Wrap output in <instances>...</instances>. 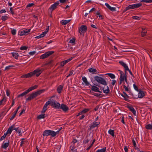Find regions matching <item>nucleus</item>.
<instances>
[{"instance_id": "f257e3e1", "label": "nucleus", "mask_w": 152, "mask_h": 152, "mask_svg": "<svg viewBox=\"0 0 152 152\" xmlns=\"http://www.w3.org/2000/svg\"><path fill=\"white\" fill-rule=\"evenodd\" d=\"M45 91V90L42 89L38 91L35 92H33L26 99V101H29L31 100L32 99L40 95L41 93Z\"/></svg>"}, {"instance_id": "f03ea898", "label": "nucleus", "mask_w": 152, "mask_h": 152, "mask_svg": "<svg viewBox=\"0 0 152 152\" xmlns=\"http://www.w3.org/2000/svg\"><path fill=\"white\" fill-rule=\"evenodd\" d=\"M77 140L76 139H74L71 142V145L70 146V149L72 152H76L77 151V147L78 144H77Z\"/></svg>"}, {"instance_id": "7ed1b4c3", "label": "nucleus", "mask_w": 152, "mask_h": 152, "mask_svg": "<svg viewBox=\"0 0 152 152\" xmlns=\"http://www.w3.org/2000/svg\"><path fill=\"white\" fill-rule=\"evenodd\" d=\"M54 96H52L51 98L50 99L51 102L50 105L53 108L59 109L60 105V104L59 103L57 102L55 100L52 99V98Z\"/></svg>"}, {"instance_id": "20e7f679", "label": "nucleus", "mask_w": 152, "mask_h": 152, "mask_svg": "<svg viewBox=\"0 0 152 152\" xmlns=\"http://www.w3.org/2000/svg\"><path fill=\"white\" fill-rule=\"evenodd\" d=\"M95 80L98 83L104 85H106L107 84L105 79L98 76H95L94 77Z\"/></svg>"}, {"instance_id": "39448f33", "label": "nucleus", "mask_w": 152, "mask_h": 152, "mask_svg": "<svg viewBox=\"0 0 152 152\" xmlns=\"http://www.w3.org/2000/svg\"><path fill=\"white\" fill-rule=\"evenodd\" d=\"M100 122H94L91 124V125L90 126V129L93 132H98V130L97 129H95L94 130V129L96 127L98 126V125L99 124Z\"/></svg>"}, {"instance_id": "423d86ee", "label": "nucleus", "mask_w": 152, "mask_h": 152, "mask_svg": "<svg viewBox=\"0 0 152 152\" xmlns=\"http://www.w3.org/2000/svg\"><path fill=\"white\" fill-rule=\"evenodd\" d=\"M54 53V52L52 51H49L46 52L45 53L42 55L40 57V59H44L48 57L49 56L52 54Z\"/></svg>"}, {"instance_id": "0eeeda50", "label": "nucleus", "mask_w": 152, "mask_h": 152, "mask_svg": "<svg viewBox=\"0 0 152 152\" xmlns=\"http://www.w3.org/2000/svg\"><path fill=\"white\" fill-rule=\"evenodd\" d=\"M87 30V27L86 25H82L80 27L79 29V32L80 34H82L83 35L84 33L86 32Z\"/></svg>"}, {"instance_id": "6e6552de", "label": "nucleus", "mask_w": 152, "mask_h": 152, "mask_svg": "<svg viewBox=\"0 0 152 152\" xmlns=\"http://www.w3.org/2000/svg\"><path fill=\"white\" fill-rule=\"evenodd\" d=\"M59 1H58L52 5L49 8V9L51 10V12L53 11L57 8V6L59 5Z\"/></svg>"}, {"instance_id": "1a4fd4ad", "label": "nucleus", "mask_w": 152, "mask_h": 152, "mask_svg": "<svg viewBox=\"0 0 152 152\" xmlns=\"http://www.w3.org/2000/svg\"><path fill=\"white\" fill-rule=\"evenodd\" d=\"M33 76L35 75L36 76H39L42 72V71L39 68L35 70L34 71L32 72Z\"/></svg>"}, {"instance_id": "9d476101", "label": "nucleus", "mask_w": 152, "mask_h": 152, "mask_svg": "<svg viewBox=\"0 0 152 152\" xmlns=\"http://www.w3.org/2000/svg\"><path fill=\"white\" fill-rule=\"evenodd\" d=\"M59 109H61L64 111L66 112L69 110V108L66 105L62 104L61 106L60 105Z\"/></svg>"}, {"instance_id": "9b49d317", "label": "nucleus", "mask_w": 152, "mask_h": 152, "mask_svg": "<svg viewBox=\"0 0 152 152\" xmlns=\"http://www.w3.org/2000/svg\"><path fill=\"white\" fill-rule=\"evenodd\" d=\"M62 129V127L60 128L56 132H54L53 131L46 130H45L43 133H58Z\"/></svg>"}, {"instance_id": "f8f14e48", "label": "nucleus", "mask_w": 152, "mask_h": 152, "mask_svg": "<svg viewBox=\"0 0 152 152\" xmlns=\"http://www.w3.org/2000/svg\"><path fill=\"white\" fill-rule=\"evenodd\" d=\"M72 59V57H71L70 58L64 61H62L61 63V66H63L65 65L66 63L71 61Z\"/></svg>"}, {"instance_id": "ddd939ff", "label": "nucleus", "mask_w": 152, "mask_h": 152, "mask_svg": "<svg viewBox=\"0 0 152 152\" xmlns=\"http://www.w3.org/2000/svg\"><path fill=\"white\" fill-rule=\"evenodd\" d=\"M123 93L124 95H123L122 94H121V96L124 98V100L126 101H128L129 100L128 99L129 98V96L124 91Z\"/></svg>"}, {"instance_id": "4468645a", "label": "nucleus", "mask_w": 152, "mask_h": 152, "mask_svg": "<svg viewBox=\"0 0 152 152\" xmlns=\"http://www.w3.org/2000/svg\"><path fill=\"white\" fill-rule=\"evenodd\" d=\"M119 63L124 68L125 70V73L126 74V69H128V66L125 63L122 61H119Z\"/></svg>"}, {"instance_id": "2eb2a0df", "label": "nucleus", "mask_w": 152, "mask_h": 152, "mask_svg": "<svg viewBox=\"0 0 152 152\" xmlns=\"http://www.w3.org/2000/svg\"><path fill=\"white\" fill-rule=\"evenodd\" d=\"M138 92H139L138 94L139 98H141L145 96V93L143 91L140 89Z\"/></svg>"}, {"instance_id": "dca6fc26", "label": "nucleus", "mask_w": 152, "mask_h": 152, "mask_svg": "<svg viewBox=\"0 0 152 152\" xmlns=\"http://www.w3.org/2000/svg\"><path fill=\"white\" fill-rule=\"evenodd\" d=\"M128 108L133 113L134 115H136V110L132 106H128Z\"/></svg>"}, {"instance_id": "f3484780", "label": "nucleus", "mask_w": 152, "mask_h": 152, "mask_svg": "<svg viewBox=\"0 0 152 152\" xmlns=\"http://www.w3.org/2000/svg\"><path fill=\"white\" fill-rule=\"evenodd\" d=\"M91 90L101 93V92L99 91V88L96 86H92Z\"/></svg>"}, {"instance_id": "a211bd4d", "label": "nucleus", "mask_w": 152, "mask_h": 152, "mask_svg": "<svg viewBox=\"0 0 152 152\" xmlns=\"http://www.w3.org/2000/svg\"><path fill=\"white\" fill-rule=\"evenodd\" d=\"M123 88H124L125 91L128 92L130 95L133 96V94L132 93L131 91L125 85H123Z\"/></svg>"}, {"instance_id": "6ab92c4d", "label": "nucleus", "mask_w": 152, "mask_h": 152, "mask_svg": "<svg viewBox=\"0 0 152 152\" xmlns=\"http://www.w3.org/2000/svg\"><path fill=\"white\" fill-rule=\"evenodd\" d=\"M132 5L133 6V8L134 9L136 8H138L140 7L142 5V4L140 3H139L137 4H133Z\"/></svg>"}, {"instance_id": "aec40b11", "label": "nucleus", "mask_w": 152, "mask_h": 152, "mask_svg": "<svg viewBox=\"0 0 152 152\" xmlns=\"http://www.w3.org/2000/svg\"><path fill=\"white\" fill-rule=\"evenodd\" d=\"M14 126V125H12L10 127H9L6 133H11L12 130H13Z\"/></svg>"}, {"instance_id": "412c9836", "label": "nucleus", "mask_w": 152, "mask_h": 152, "mask_svg": "<svg viewBox=\"0 0 152 152\" xmlns=\"http://www.w3.org/2000/svg\"><path fill=\"white\" fill-rule=\"evenodd\" d=\"M63 86L61 85L59 86L57 88V92L59 94L61 92V90L62 89Z\"/></svg>"}, {"instance_id": "4be33fe9", "label": "nucleus", "mask_w": 152, "mask_h": 152, "mask_svg": "<svg viewBox=\"0 0 152 152\" xmlns=\"http://www.w3.org/2000/svg\"><path fill=\"white\" fill-rule=\"evenodd\" d=\"M82 79L86 85L88 86L89 85V83L87 81V79L86 77H82Z\"/></svg>"}, {"instance_id": "5701e85b", "label": "nucleus", "mask_w": 152, "mask_h": 152, "mask_svg": "<svg viewBox=\"0 0 152 152\" xmlns=\"http://www.w3.org/2000/svg\"><path fill=\"white\" fill-rule=\"evenodd\" d=\"M57 134H43V135L44 136H48L49 135H51V137H54L55 136H56Z\"/></svg>"}, {"instance_id": "b1692460", "label": "nucleus", "mask_w": 152, "mask_h": 152, "mask_svg": "<svg viewBox=\"0 0 152 152\" xmlns=\"http://www.w3.org/2000/svg\"><path fill=\"white\" fill-rule=\"evenodd\" d=\"M71 20H62L61 21L62 24L63 25H66L67 23H69Z\"/></svg>"}, {"instance_id": "393cba45", "label": "nucleus", "mask_w": 152, "mask_h": 152, "mask_svg": "<svg viewBox=\"0 0 152 152\" xmlns=\"http://www.w3.org/2000/svg\"><path fill=\"white\" fill-rule=\"evenodd\" d=\"M105 75H108L112 79H114L115 77V75L112 73H107Z\"/></svg>"}, {"instance_id": "a878e982", "label": "nucleus", "mask_w": 152, "mask_h": 152, "mask_svg": "<svg viewBox=\"0 0 152 152\" xmlns=\"http://www.w3.org/2000/svg\"><path fill=\"white\" fill-rule=\"evenodd\" d=\"M145 128L147 129H152V124H149L145 126Z\"/></svg>"}, {"instance_id": "bb28decb", "label": "nucleus", "mask_w": 152, "mask_h": 152, "mask_svg": "<svg viewBox=\"0 0 152 152\" xmlns=\"http://www.w3.org/2000/svg\"><path fill=\"white\" fill-rule=\"evenodd\" d=\"M26 78L31 77L33 76V74L32 72H31L28 73L26 74Z\"/></svg>"}, {"instance_id": "cd10ccee", "label": "nucleus", "mask_w": 152, "mask_h": 152, "mask_svg": "<svg viewBox=\"0 0 152 152\" xmlns=\"http://www.w3.org/2000/svg\"><path fill=\"white\" fill-rule=\"evenodd\" d=\"M104 87L103 89L104 93L107 94H108L110 91L109 87L107 86V88L106 89H104Z\"/></svg>"}, {"instance_id": "c85d7f7f", "label": "nucleus", "mask_w": 152, "mask_h": 152, "mask_svg": "<svg viewBox=\"0 0 152 152\" xmlns=\"http://www.w3.org/2000/svg\"><path fill=\"white\" fill-rule=\"evenodd\" d=\"M88 71L90 72L95 73L96 72V70L95 69L90 68L88 69Z\"/></svg>"}, {"instance_id": "c756f323", "label": "nucleus", "mask_w": 152, "mask_h": 152, "mask_svg": "<svg viewBox=\"0 0 152 152\" xmlns=\"http://www.w3.org/2000/svg\"><path fill=\"white\" fill-rule=\"evenodd\" d=\"M9 145V143L6 142L4 143V144L2 145L1 146V148H6Z\"/></svg>"}, {"instance_id": "7c9ffc66", "label": "nucleus", "mask_w": 152, "mask_h": 152, "mask_svg": "<svg viewBox=\"0 0 152 152\" xmlns=\"http://www.w3.org/2000/svg\"><path fill=\"white\" fill-rule=\"evenodd\" d=\"M28 93L26 92V91H24L23 93H22L21 94H20L18 95V98H19L20 97L23 96L24 95H26Z\"/></svg>"}, {"instance_id": "2f4dec72", "label": "nucleus", "mask_w": 152, "mask_h": 152, "mask_svg": "<svg viewBox=\"0 0 152 152\" xmlns=\"http://www.w3.org/2000/svg\"><path fill=\"white\" fill-rule=\"evenodd\" d=\"M45 114H41L38 116L37 118L38 119H40L42 118H45Z\"/></svg>"}, {"instance_id": "473e14b6", "label": "nucleus", "mask_w": 152, "mask_h": 152, "mask_svg": "<svg viewBox=\"0 0 152 152\" xmlns=\"http://www.w3.org/2000/svg\"><path fill=\"white\" fill-rule=\"evenodd\" d=\"M106 148L105 147L101 149L97 150L96 152H105L106 151Z\"/></svg>"}, {"instance_id": "72a5a7b5", "label": "nucleus", "mask_w": 152, "mask_h": 152, "mask_svg": "<svg viewBox=\"0 0 152 152\" xmlns=\"http://www.w3.org/2000/svg\"><path fill=\"white\" fill-rule=\"evenodd\" d=\"M51 102L49 100L43 106L44 107L47 108V106L49 104H50Z\"/></svg>"}, {"instance_id": "f704fd0d", "label": "nucleus", "mask_w": 152, "mask_h": 152, "mask_svg": "<svg viewBox=\"0 0 152 152\" xmlns=\"http://www.w3.org/2000/svg\"><path fill=\"white\" fill-rule=\"evenodd\" d=\"M13 130H15L17 132H18V133H20L21 132L19 127L15 128L14 127Z\"/></svg>"}, {"instance_id": "c9c22d12", "label": "nucleus", "mask_w": 152, "mask_h": 152, "mask_svg": "<svg viewBox=\"0 0 152 152\" xmlns=\"http://www.w3.org/2000/svg\"><path fill=\"white\" fill-rule=\"evenodd\" d=\"M12 55L14 58L16 59L19 56L18 53H12Z\"/></svg>"}, {"instance_id": "e433bc0d", "label": "nucleus", "mask_w": 152, "mask_h": 152, "mask_svg": "<svg viewBox=\"0 0 152 152\" xmlns=\"http://www.w3.org/2000/svg\"><path fill=\"white\" fill-rule=\"evenodd\" d=\"M14 67L13 65H10L6 66L4 69V70H8L10 69L11 68Z\"/></svg>"}, {"instance_id": "4c0bfd02", "label": "nucleus", "mask_w": 152, "mask_h": 152, "mask_svg": "<svg viewBox=\"0 0 152 152\" xmlns=\"http://www.w3.org/2000/svg\"><path fill=\"white\" fill-rule=\"evenodd\" d=\"M120 82L119 83H118V85H120L121 84L123 81L124 80V78L123 77H122L121 76H120L119 78Z\"/></svg>"}, {"instance_id": "58836bf2", "label": "nucleus", "mask_w": 152, "mask_h": 152, "mask_svg": "<svg viewBox=\"0 0 152 152\" xmlns=\"http://www.w3.org/2000/svg\"><path fill=\"white\" fill-rule=\"evenodd\" d=\"M151 0H142L141 1V2L145 3H151L152 1Z\"/></svg>"}, {"instance_id": "ea45409f", "label": "nucleus", "mask_w": 152, "mask_h": 152, "mask_svg": "<svg viewBox=\"0 0 152 152\" xmlns=\"http://www.w3.org/2000/svg\"><path fill=\"white\" fill-rule=\"evenodd\" d=\"M8 18V17L7 15L3 16L1 17V19L3 21H5Z\"/></svg>"}, {"instance_id": "a19ab883", "label": "nucleus", "mask_w": 152, "mask_h": 152, "mask_svg": "<svg viewBox=\"0 0 152 152\" xmlns=\"http://www.w3.org/2000/svg\"><path fill=\"white\" fill-rule=\"evenodd\" d=\"M147 31H142L141 32V36L142 37H144L146 35Z\"/></svg>"}, {"instance_id": "79ce46f5", "label": "nucleus", "mask_w": 152, "mask_h": 152, "mask_svg": "<svg viewBox=\"0 0 152 152\" xmlns=\"http://www.w3.org/2000/svg\"><path fill=\"white\" fill-rule=\"evenodd\" d=\"M28 47L26 46H22L20 48V50H26Z\"/></svg>"}, {"instance_id": "37998d69", "label": "nucleus", "mask_w": 152, "mask_h": 152, "mask_svg": "<svg viewBox=\"0 0 152 152\" xmlns=\"http://www.w3.org/2000/svg\"><path fill=\"white\" fill-rule=\"evenodd\" d=\"M7 134H4V135L1 137L0 140L1 141L4 139Z\"/></svg>"}, {"instance_id": "c03bdc74", "label": "nucleus", "mask_w": 152, "mask_h": 152, "mask_svg": "<svg viewBox=\"0 0 152 152\" xmlns=\"http://www.w3.org/2000/svg\"><path fill=\"white\" fill-rule=\"evenodd\" d=\"M133 86L134 88V89L135 90H136V91L138 92L140 90H139V89H138L137 87V86L135 84H133Z\"/></svg>"}, {"instance_id": "a18cd8bd", "label": "nucleus", "mask_w": 152, "mask_h": 152, "mask_svg": "<svg viewBox=\"0 0 152 152\" xmlns=\"http://www.w3.org/2000/svg\"><path fill=\"white\" fill-rule=\"evenodd\" d=\"M133 19H134L139 20L140 19V18L138 16H134L132 17Z\"/></svg>"}, {"instance_id": "49530a36", "label": "nucleus", "mask_w": 152, "mask_h": 152, "mask_svg": "<svg viewBox=\"0 0 152 152\" xmlns=\"http://www.w3.org/2000/svg\"><path fill=\"white\" fill-rule=\"evenodd\" d=\"M127 7V9H128V10L134 9L133 8V6L132 4L129 5Z\"/></svg>"}, {"instance_id": "de8ad7c7", "label": "nucleus", "mask_w": 152, "mask_h": 152, "mask_svg": "<svg viewBox=\"0 0 152 152\" xmlns=\"http://www.w3.org/2000/svg\"><path fill=\"white\" fill-rule=\"evenodd\" d=\"M33 87L32 86L29 88L28 89L26 90V91L27 93H28L29 92L31 91L32 90H33Z\"/></svg>"}, {"instance_id": "09e8293b", "label": "nucleus", "mask_w": 152, "mask_h": 152, "mask_svg": "<svg viewBox=\"0 0 152 152\" xmlns=\"http://www.w3.org/2000/svg\"><path fill=\"white\" fill-rule=\"evenodd\" d=\"M31 30L30 29H26L25 30H23L24 31V33H25V34H27L28 33L30 32Z\"/></svg>"}, {"instance_id": "8fccbe9b", "label": "nucleus", "mask_w": 152, "mask_h": 152, "mask_svg": "<svg viewBox=\"0 0 152 152\" xmlns=\"http://www.w3.org/2000/svg\"><path fill=\"white\" fill-rule=\"evenodd\" d=\"M109 9L112 11H114L116 10V8L115 7H110Z\"/></svg>"}, {"instance_id": "3c124183", "label": "nucleus", "mask_w": 152, "mask_h": 152, "mask_svg": "<svg viewBox=\"0 0 152 152\" xmlns=\"http://www.w3.org/2000/svg\"><path fill=\"white\" fill-rule=\"evenodd\" d=\"M89 110L88 109H85L83 110L82 111L83 113H85L87 112H88Z\"/></svg>"}, {"instance_id": "603ef678", "label": "nucleus", "mask_w": 152, "mask_h": 152, "mask_svg": "<svg viewBox=\"0 0 152 152\" xmlns=\"http://www.w3.org/2000/svg\"><path fill=\"white\" fill-rule=\"evenodd\" d=\"M46 32L44 31L42 33V34L40 35L41 37L42 38L45 36V35L46 34Z\"/></svg>"}, {"instance_id": "864d4df0", "label": "nucleus", "mask_w": 152, "mask_h": 152, "mask_svg": "<svg viewBox=\"0 0 152 152\" xmlns=\"http://www.w3.org/2000/svg\"><path fill=\"white\" fill-rule=\"evenodd\" d=\"M47 110V108H45L43 107V109L41 112V113H45V112Z\"/></svg>"}, {"instance_id": "5fc2aeb1", "label": "nucleus", "mask_w": 152, "mask_h": 152, "mask_svg": "<svg viewBox=\"0 0 152 152\" xmlns=\"http://www.w3.org/2000/svg\"><path fill=\"white\" fill-rule=\"evenodd\" d=\"M119 71L120 72V74H121L120 76H121L122 77H123L124 78V76H125V75H123L124 72H122L121 70H119Z\"/></svg>"}, {"instance_id": "6e6d98bb", "label": "nucleus", "mask_w": 152, "mask_h": 152, "mask_svg": "<svg viewBox=\"0 0 152 152\" xmlns=\"http://www.w3.org/2000/svg\"><path fill=\"white\" fill-rule=\"evenodd\" d=\"M4 101V102L6 101V99L5 98H3L0 101V105H1L3 101Z\"/></svg>"}, {"instance_id": "4d7b16f0", "label": "nucleus", "mask_w": 152, "mask_h": 152, "mask_svg": "<svg viewBox=\"0 0 152 152\" xmlns=\"http://www.w3.org/2000/svg\"><path fill=\"white\" fill-rule=\"evenodd\" d=\"M16 114L14 113V114L10 118V120H12L15 117Z\"/></svg>"}, {"instance_id": "13d9d810", "label": "nucleus", "mask_w": 152, "mask_h": 152, "mask_svg": "<svg viewBox=\"0 0 152 152\" xmlns=\"http://www.w3.org/2000/svg\"><path fill=\"white\" fill-rule=\"evenodd\" d=\"M12 34L13 35H14L16 33V30L15 29H13L11 31Z\"/></svg>"}, {"instance_id": "bf43d9fd", "label": "nucleus", "mask_w": 152, "mask_h": 152, "mask_svg": "<svg viewBox=\"0 0 152 152\" xmlns=\"http://www.w3.org/2000/svg\"><path fill=\"white\" fill-rule=\"evenodd\" d=\"M21 105H19L17 108V110L15 111L14 113L15 114H17L18 110L21 107Z\"/></svg>"}, {"instance_id": "052dcab7", "label": "nucleus", "mask_w": 152, "mask_h": 152, "mask_svg": "<svg viewBox=\"0 0 152 152\" xmlns=\"http://www.w3.org/2000/svg\"><path fill=\"white\" fill-rule=\"evenodd\" d=\"M132 141L133 143L134 146L135 147V148L136 147V143L134 139H133L132 140Z\"/></svg>"}, {"instance_id": "680f3d73", "label": "nucleus", "mask_w": 152, "mask_h": 152, "mask_svg": "<svg viewBox=\"0 0 152 152\" xmlns=\"http://www.w3.org/2000/svg\"><path fill=\"white\" fill-rule=\"evenodd\" d=\"M34 5V4L33 3H31L28 4V5L26 6V7H30L32 6L33 5Z\"/></svg>"}, {"instance_id": "e2e57ef3", "label": "nucleus", "mask_w": 152, "mask_h": 152, "mask_svg": "<svg viewBox=\"0 0 152 152\" xmlns=\"http://www.w3.org/2000/svg\"><path fill=\"white\" fill-rule=\"evenodd\" d=\"M36 53V51H33L30 52L29 53L31 55H33Z\"/></svg>"}, {"instance_id": "0e129e2a", "label": "nucleus", "mask_w": 152, "mask_h": 152, "mask_svg": "<svg viewBox=\"0 0 152 152\" xmlns=\"http://www.w3.org/2000/svg\"><path fill=\"white\" fill-rule=\"evenodd\" d=\"M75 42V39H71L69 41V42L71 43H74Z\"/></svg>"}, {"instance_id": "69168bd1", "label": "nucleus", "mask_w": 152, "mask_h": 152, "mask_svg": "<svg viewBox=\"0 0 152 152\" xmlns=\"http://www.w3.org/2000/svg\"><path fill=\"white\" fill-rule=\"evenodd\" d=\"M73 70H72V71H71V72H70L69 74V75H68L66 76V77H69V76H70L71 75L73 74Z\"/></svg>"}, {"instance_id": "338daca9", "label": "nucleus", "mask_w": 152, "mask_h": 152, "mask_svg": "<svg viewBox=\"0 0 152 152\" xmlns=\"http://www.w3.org/2000/svg\"><path fill=\"white\" fill-rule=\"evenodd\" d=\"M68 0H59V1L60 3H64L66 1H67Z\"/></svg>"}, {"instance_id": "774afa93", "label": "nucleus", "mask_w": 152, "mask_h": 152, "mask_svg": "<svg viewBox=\"0 0 152 152\" xmlns=\"http://www.w3.org/2000/svg\"><path fill=\"white\" fill-rule=\"evenodd\" d=\"M116 82V81L114 80H113L112 81V82L111 83V84L113 85V86H114L115 84V83Z\"/></svg>"}]
</instances>
